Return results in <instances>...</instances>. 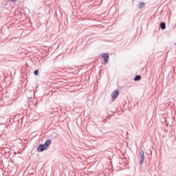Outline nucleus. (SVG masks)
I'll list each match as a JSON object with an SVG mask.
<instances>
[{
	"label": "nucleus",
	"mask_w": 176,
	"mask_h": 176,
	"mask_svg": "<svg viewBox=\"0 0 176 176\" xmlns=\"http://www.w3.org/2000/svg\"><path fill=\"white\" fill-rule=\"evenodd\" d=\"M52 145V140H47L43 144H41L37 148V152H43V151H46Z\"/></svg>",
	"instance_id": "1"
},
{
	"label": "nucleus",
	"mask_w": 176,
	"mask_h": 176,
	"mask_svg": "<svg viewBox=\"0 0 176 176\" xmlns=\"http://www.w3.org/2000/svg\"><path fill=\"white\" fill-rule=\"evenodd\" d=\"M12 2H16V0H11Z\"/></svg>",
	"instance_id": "9"
},
{
	"label": "nucleus",
	"mask_w": 176,
	"mask_h": 176,
	"mask_svg": "<svg viewBox=\"0 0 176 176\" xmlns=\"http://www.w3.org/2000/svg\"><path fill=\"white\" fill-rule=\"evenodd\" d=\"M140 164L141 166L142 165V163H144V160H145V155H144V151L140 152Z\"/></svg>",
	"instance_id": "3"
},
{
	"label": "nucleus",
	"mask_w": 176,
	"mask_h": 176,
	"mask_svg": "<svg viewBox=\"0 0 176 176\" xmlns=\"http://www.w3.org/2000/svg\"><path fill=\"white\" fill-rule=\"evenodd\" d=\"M144 6H145V3L142 2L139 3V9H142Z\"/></svg>",
	"instance_id": "7"
},
{
	"label": "nucleus",
	"mask_w": 176,
	"mask_h": 176,
	"mask_svg": "<svg viewBox=\"0 0 176 176\" xmlns=\"http://www.w3.org/2000/svg\"><path fill=\"white\" fill-rule=\"evenodd\" d=\"M38 74V70H35L34 71V75H36V76H37Z\"/></svg>",
	"instance_id": "8"
},
{
	"label": "nucleus",
	"mask_w": 176,
	"mask_h": 176,
	"mask_svg": "<svg viewBox=\"0 0 176 176\" xmlns=\"http://www.w3.org/2000/svg\"><path fill=\"white\" fill-rule=\"evenodd\" d=\"M134 80L135 82L138 81V80H141V76L140 75H138V76H135V78H134Z\"/></svg>",
	"instance_id": "6"
},
{
	"label": "nucleus",
	"mask_w": 176,
	"mask_h": 176,
	"mask_svg": "<svg viewBox=\"0 0 176 176\" xmlns=\"http://www.w3.org/2000/svg\"><path fill=\"white\" fill-rule=\"evenodd\" d=\"M100 57H102V58H104L105 64L108 63V60H109V55L108 54V53L101 54Z\"/></svg>",
	"instance_id": "2"
},
{
	"label": "nucleus",
	"mask_w": 176,
	"mask_h": 176,
	"mask_svg": "<svg viewBox=\"0 0 176 176\" xmlns=\"http://www.w3.org/2000/svg\"><path fill=\"white\" fill-rule=\"evenodd\" d=\"M118 96H119V91H114L111 94V97L113 100H115V98H117V97Z\"/></svg>",
	"instance_id": "4"
},
{
	"label": "nucleus",
	"mask_w": 176,
	"mask_h": 176,
	"mask_svg": "<svg viewBox=\"0 0 176 176\" xmlns=\"http://www.w3.org/2000/svg\"><path fill=\"white\" fill-rule=\"evenodd\" d=\"M175 45H176V43H175Z\"/></svg>",
	"instance_id": "10"
},
{
	"label": "nucleus",
	"mask_w": 176,
	"mask_h": 176,
	"mask_svg": "<svg viewBox=\"0 0 176 176\" xmlns=\"http://www.w3.org/2000/svg\"><path fill=\"white\" fill-rule=\"evenodd\" d=\"M160 28H161L162 30H166V23L162 22V23H160Z\"/></svg>",
	"instance_id": "5"
}]
</instances>
